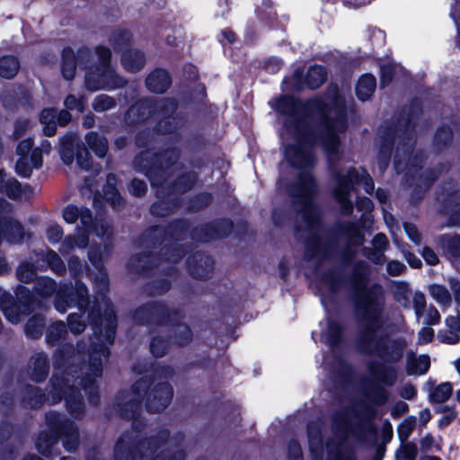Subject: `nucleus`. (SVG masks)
Segmentation results:
<instances>
[{"label":"nucleus","instance_id":"1","mask_svg":"<svg viewBox=\"0 0 460 460\" xmlns=\"http://www.w3.org/2000/svg\"><path fill=\"white\" fill-rule=\"evenodd\" d=\"M383 324L377 307L371 305L367 308V315L364 323L362 342L364 349L369 354H376L386 362L399 360L406 347L402 340H383L378 336V331Z\"/></svg>","mask_w":460,"mask_h":460},{"label":"nucleus","instance_id":"2","mask_svg":"<svg viewBox=\"0 0 460 460\" xmlns=\"http://www.w3.org/2000/svg\"><path fill=\"white\" fill-rule=\"evenodd\" d=\"M172 376L169 367L160 370L151 382L139 380L132 386L133 401L139 402L145 398L148 411L159 412L171 402L172 389L167 379Z\"/></svg>","mask_w":460,"mask_h":460},{"label":"nucleus","instance_id":"3","mask_svg":"<svg viewBox=\"0 0 460 460\" xmlns=\"http://www.w3.org/2000/svg\"><path fill=\"white\" fill-rule=\"evenodd\" d=\"M312 107L325 113L327 132L324 146L328 151L335 153L339 147L337 133L345 129L344 99L341 98L337 88H333L324 99L313 101Z\"/></svg>","mask_w":460,"mask_h":460},{"label":"nucleus","instance_id":"4","mask_svg":"<svg viewBox=\"0 0 460 460\" xmlns=\"http://www.w3.org/2000/svg\"><path fill=\"white\" fill-rule=\"evenodd\" d=\"M47 421L53 434L40 435L36 444L39 452L43 455L49 454L52 446L57 443L58 435L63 437V443L66 450H74L78 443V431L74 424L68 421L61 422L55 413L48 414Z\"/></svg>","mask_w":460,"mask_h":460},{"label":"nucleus","instance_id":"5","mask_svg":"<svg viewBox=\"0 0 460 460\" xmlns=\"http://www.w3.org/2000/svg\"><path fill=\"white\" fill-rule=\"evenodd\" d=\"M95 51L98 58L103 62V66L86 75L87 88L96 91L102 88L112 89L123 85V80L116 75L111 66H107L111 56V50L106 47L98 46Z\"/></svg>","mask_w":460,"mask_h":460},{"label":"nucleus","instance_id":"6","mask_svg":"<svg viewBox=\"0 0 460 460\" xmlns=\"http://www.w3.org/2000/svg\"><path fill=\"white\" fill-rule=\"evenodd\" d=\"M363 184L366 192L370 193L374 190L372 179L363 169H352L339 178L337 186L334 190V195L342 209L346 213L352 210V205L349 201V196L354 184Z\"/></svg>","mask_w":460,"mask_h":460},{"label":"nucleus","instance_id":"7","mask_svg":"<svg viewBox=\"0 0 460 460\" xmlns=\"http://www.w3.org/2000/svg\"><path fill=\"white\" fill-rule=\"evenodd\" d=\"M315 184L312 176L308 172H305L299 179L298 184L294 190V195L304 206L303 215L310 221L312 206L310 198L314 192Z\"/></svg>","mask_w":460,"mask_h":460},{"label":"nucleus","instance_id":"8","mask_svg":"<svg viewBox=\"0 0 460 460\" xmlns=\"http://www.w3.org/2000/svg\"><path fill=\"white\" fill-rule=\"evenodd\" d=\"M285 156L293 166L309 168L314 163V156L307 144L299 141L296 146H288Z\"/></svg>","mask_w":460,"mask_h":460},{"label":"nucleus","instance_id":"9","mask_svg":"<svg viewBox=\"0 0 460 460\" xmlns=\"http://www.w3.org/2000/svg\"><path fill=\"white\" fill-rule=\"evenodd\" d=\"M41 153L42 151L36 148L31 152V155H19L15 167L16 172L22 177L30 176L34 168L41 165Z\"/></svg>","mask_w":460,"mask_h":460},{"label":"nucleus","instance_id":"10","mask_svg":"<svg viewBox=\"0 0 460 460\" xmlns=\"http://www.w3.org/2000/svg\"><path fill=\"white\" fill-rule=\"evenodd\" d=\"M144 54L137 49H126L121 55V65L129 72L139 71L145 65Z\"/></svg>","mask_w":460,"mask_h":460},{"label":"nucleus","instance_id":"11","mask_svg":"<svg viewBox=\"0 0 460 460\" xmlns=\"http://www.w3.org/2000/svg\"><path fill=\"white\" fill-rule=\"evenodd\" d=\"M63 217L68 224H74L80 219L82 225L85 227H88L92 223L90 210L84 208H78L74 205H69L64 208Z\"/></svg>","mask_w":460,"mask_h":460},{"label":"nucleus","instance_id":"12","mask_svg":"<svg viewBox=\"0 0 460 460\" xmlns=\"http://www.w3.org/2000/svg\"><path fill=\"white\" fill-rule=\"evenodd\" d=\"M171 84L168 73L164 70H155L146 78L147 88L154 93H164Z\"/></svg>","mask_w":460,"mask_h":460},{"label":"nucleus","instance_id":"13","mask_svg":"<svg viewBox=\"0 0 460 460\" xmlns=\"http://www.w3.org/2000/svg\"><path fill=\"white\" fill-rule=\"evenodd\" d=\"M87 296V289L84 286H80L76 289V298L71 294H66V291H60L58 294V299L56 300L57 310L65 312L68 306H71L73 303H78L81 305V300H84Z\"/></svg>","mask_w":460,"mask_h":460},{"label":"nucleus","instance_id":"14","mask_svg":"<svg viewBox=\"0 0 460 460\" xmlns=\"http://www.w3.org/2000/svg\"><path fill=\"white\" fill-rule=\"evenodd\" d=\"M376 89V78L372 75H365L357 84L356 93L361 101L367 100Z\"/></svg>","mask_w":460,"mask_h":460},{"label":"nucleus","instance_id":"15","mask_svg":"<svg viewBox=\"0 0 460 460\" xmlns=\"http://www.w3.org/2000/svg\"><path fill=\"white\" fill-rule=\"evenodd\" d=\"M430 367V359L427 355H421L418 358H409L407 363V371L410 375H423Z\"/></svg>","mask_w":460,"mask_h":460},{"label":"nucleus","instance_id":"16","mask_svg":"<svg viewBox=\"0 0 460 460\" xmlns=\"http://www.w3.org/2000/svg\"><path fill=\"white\" fill-rule=\"evenodd\" d=\"M20 69L19 61L13 56H4L0 58V76L10 79L15 76Z\"/></svg>","mask_w":460,"mask_h":460},{"label":"nucleus","instance_id":"17","mask_svg":"<svg viewBox=\"0 0 460 460\" xmlns=\"http://www.w3.org/2000/svg\"><path fill=\"white\" fill-rule=\"evenodd\" d=\"M88 146L99 156L103 157L108 149V142L104 137H99L94 132L86 135Z\"/></svg>","mask_w":460,"mask_h":460},{"label":"nucleus","instance_id":"18","mask_svg":"<svg viewBox=\"0 0 460 460\" xmlns=\"http://www.w3.org/2000/svg\"><path fill=\"white\" fill-rule=\"evenodd\" d=\"M452 392V385L449 382H445L435 386L429 392V398L434 402H444L451 396Z\"/></svg>","mask_w":460,"mask_h":460},{"label":"nucleus","instance_id":"19","mask_svg":"<svg viewBox=\"0 0 460 460\" xmlns=\"http://www.w3.org/2000/svg\"><path fill=\"white\" fill-rule=\"evenodd\" d=\"M75 73V57L71 49L63 52L62 75L65 79L70 80Z\"/></svg>","mask_w":460,"mask_h":460},{"label":"nucleus","instance_id":"20","mask_svg":"<svg viewBox=\"0 0 460 460\" xmlns=\"http://www.w3.org/2000/svg\"><path fill=\"white\" fill-rule=\"evenodd\" d=\"M131 34L125 30H116L110 36V43L114 49L121 50L127 48L131 41Z\"/></svg>","mask_w":460,"mask_h":460},{"label":"nucleus","instance_id":"21","mask_svg":"<svg viewBox=\"0 0 460 460\" xmlns=\"http://www.w3.org/2000/svg\"><path fill=\"white\" fill-rule=\"evenodd\" d=\"M57 112L54 109H46L41 112L40 121L44 125V134L51 137L56 132Z\"/></svg>","mask_w":460,"mask_h":460},{"label":"nucleus","instance_id":"22","mask_svg":"<svg viewBox=\"0 0 460 460\" xmlns=\"http://www.w3.org/2000/svg\"><path fill=\"white\" fill-rule=\"evenodd\" d=\"M0 190L11 198H17L21 193V186L13 178L5 179L0 172Z\"/></svg>","mask_w":460,"mask_h":460},{"label":"nucleus","instance_id":"23","mask_svg":"<svg viewBox=\"0 0 460 460\" xmlns=\"http://www.w3.org/2000/svg\"><path fill=\"white\" fill-rule=\"evenodd\" d=\"M387 245V238L385 234H376L373 239V248L375 252L369 255L370 260L375 263H382L384 261V254L381 252Z\"/></svg>","mask_w":460,"mask_h":460},{"label":"nucleus","instance_id":"24","mask_svg":"<svg viewBox=\"0 0 460 460\" xmlns=\"http://www.w3.org/2000/svg\"><path fill=\"white\" fill-rule=\"evenodd\" d=\"M325 79L326 72L322 66H313L307 72L306 82L311 88L319 87Z\"/></svg>","mask_w":460,"mask_h":460},{"label":"nucleus","instance_id":"25","mask_svg":"<svg viewBox=\"0 0 460 460\" xmlns=\"http://www.w3.org/2000/svg\"><path fill=\"white\" fill-rule=\"evenodd\" d=\"M429 293L439 305L448 306L451 304V296L448 290L441 285L434 284L429 287Z\"/></svg>","mask_w":460,"mask_h":460},{"label":"nucleus","instance_id":"26","mask_svg":"<svg viewBox=\"0 0 460 460\" xmlns=\"http://www.w3.org/2000/svg\"><path fill=\"white\" fill-rule=\"evenodd\" d=\"M4 234L10 243H17L22 239L23 231L22 226L16 221H10L4 226Z\"/></svg>","mask_w":460,"mask_h":460},{"label":"nucleus","instance_id":"27","mask_svg":"<svg viewBox=\"0 0 460 460\" xmlns=\"http://www.w3.org/2000/svg\"><path fill=\"white\" fill-rule=\"evenodd\" d=\"M438 339L443 343L456 344L459 341V333L453 330V328L446 326L445 329L438 332Z\"/></svg>","mask_w":460,"mask_h":460},{"label":"nucleus","instance_id":"28","mask_svg":"<svg viewBox=\"0 0 460 460\" xmlns=\"http://www.w3.org/2000/svg\"><path fill=\"white\" fill-rule=\"evenodd\" d=\"M113 106V99L104 94L97 96L93 102V107L96 111H104L112 108Z\"/></svg>","mask_w":460,"mask_h":460},{"label":"nucleus","instance_id":"29","mask_svg":"<svg viewBox=\"0 0 460 460\" xmlns=\"http://www.w3.org/2000/svg\"><path fill=\"white\" fill-rule=\"evenodd\" d=\"M42 326V319L40 317H34L27 323L25 332L27 335L31 336V338H36L40 334Z\"/></svg>","mask_w":460,"mask_h":460},{"label":"nucleus","instance_id":"30","mask_svg":"<svg viewBox=\"0 0 460 460\" xmlns=\"http://www.w3.org/2000/svg\"><path fill=\"white\" fill-rule=\"evenodd\" d=\"M415 314L418 319L424 316L426 311V299L423 294L415 293L412 298Z\"/></svg>","mask_w":460,"mask_h":460},{"label":"nucleus","instance_id":"31","mask_svg":"<svg viewBox=\"0 0 460 460\" xmlns=\"http://www.w3.org/2000/svg\"><path fill=\"white\" fill-rule=\"evenodd\" d=\"M17 275L20 280L22 282L31 281L35 275L33 266L30 263L21 264L17 270Z\"/></svg>","mask_w":460,"mask_h":460},{"label":"nucleus","instance_id":"32","mask_svg":"<svg viewBox=\"0 0 460 460\" xmlns=\"http://www.w3.org/2000/svg\"><path fill=\"white\" fill-rule=\"evenodd\" d=\"M340 337V327L334 323H328V332L324 334L323 340L332 345L338 341Z\"/></svg>","mask_w":460,"mask_h":460},{"label":"nucleus","instance_id":"33","mask_svg":"<svg viewBox=\"0 0 460 460\" xmlns=\"http://www.w3.org/2000/svg\"><path fill=\"white\" fill-rule=\"evenodd\" d=\"M114 176L111 175L108 177L109 186L107 187V190H105V199L109 201L112 206H117L119 204L120 197L114 187L111 186V181H114Z\"/></svg>","mask_w":460,"mask_h":460},{"label":"nucleus","instance_id":"34","mask_svg":"<svg viewBox=\"0 0 460 460\" xmlns=\"http://www.w3.org/2000/svg\"><path fill=\"white\" fill-rule=\"evenodd\" d=\"M275 108L279 112L289 113L294 110V101L288 96H283L276 101Z\"/></svg>","mask_w":460,"mask_h":460},{"label":"nucleus","instance_id":"35","mask_svg":"<svg viewBox=\"0 0 460 460\" xmlns=\"http://www.w3.org/2000/svg\"><path fill=\"white\" fill-rule=\"evenodd\" d=\"M46 261H48L51 269L56 272H61L65 269V266L61 261L59 256L55 252H48L46 253Z\"/></svg>","mask_w":460,"mask_h":460},{"label":"nucleus","instance_id":"36","mask_svg":"<svg viewBox=\"0 0 460 460\" xmlns=\"http://www.w3.org/2000/svg\"><path fill=\"white\" fill-rule=\"evenodd\" d=\"M78 234L79 236L76 241L72 240L71 238L66 239L65 243H63V252H68L75 246L79 248L85 247L87 243L86 236L84 234H81L80 233Z\"/></svg>","mask_w":460,"mask_h":460},{"label":"nucleus","instance_id":"37","mask_svg":"<svg viewBox=\"0 0 460 460\" xmlns=\"http://www.w3.org/2000/svg\"><path fill=\"white\" fill-rule=\"evenodd\" d=\"M64 103L67 110L76 109L79 112H83L84 111V100L73 94L68 95Z\"/></svg>","mask_w":460,"mask_h":460},{"label":"nucleus","instance_id":"38","mask_svg":"<svg viewBox=\"0 0 460 460\" xmlns=\"http://www.w3.org/2000/svg\"><path fill=\"white\" fill-rule=\"evenodd\" d=\"M4 314L6 319L12 323H17L21 320L20 309L15 305L9 307H4Z\"/></svg>","mask_w":460,"mask_h":460},{"label":"nucleus","instance_id":"39","mask_svg":"<svg viewBox=\"0 0 460 460\" xmlns=\"http://www.w3.org/2000/svg\"><path fill=\"white\" fill-rule=\"evenodd\" d=\"M151 351L156 357L163 356L166 351V342L160 338H155L151 342Z\"/></svg>","mask_w":460,"mask_h":460},{"label":"nucleus","instance_id":"40","mask_svg":"<svg viewBox=\"0 0 460 460\" xmlns=\"http://www.w3.org/2000/svg\"><path fill=\"white\" fill-rule=\"evenodd\" d=\"M423 317H425V323L428 325L436 324L440 320V314L438 311L433 306L426 309Z\"/></svg>","mask_w":460,"mask_h":460},{"label":"nucleus","instance_id":"41","mask_svg":"<svg viewBox=\"0 0 460 460\" xmlns=\"http://www.w3.org/2000/svg\"><path fill=\"white\" fill-rule=\"evenodd\" d=\"M70 330L75 333H80L84 330V323L77 315H70L68 317Z\"/></svg>","mask_w":460,"mask_h":460},{"label":"nucleus","instance_id":"42","mask_svg":"<svg viewBox=\"0 0 460 460\" xmlns=\"http://www.w3.org/2000/svg\"><path fill=\"white\" fill-rule=\"evenodd\" d=\"M404 230L409 237L410 240H411L415 243H419L420 240V235L419 234L418 229L416 226L412 224L405 223L404 224Z\"/></svg>","mask_w":460,"mask_h":460},{"label":"nucleus","instance_id":"43","mask_svg":"<svg viewBox=\"0 0 460 460\" xmlns=\"http://www.w3.org/2000/svg\"><path fill=\"white\" fill-rule=\"evenodd\" d=\"M434 336V331L430 327H423L419 332V343L425 344L429 342Z\"/></svg>","mask_w":460,"mask_h":460},{"label":"nucleus","instance_id":"44","mask_svg":"<svg viewBox=\"0 0 460 460\" xmlns=\"http://www.w3.org/2000/svg\"><path fill=\"white\" fill-rule=\"evenodd\" d=\"M130 191L136 195H141L146 190V184L141 180H133L129 188Z\"/></svg>","mask_w":460,"mask_h":460},{"label":"nucleus","instance_id":"45","mask_svg":"<svg viewBox=\"0 0 460 460\" xmlns=\"http://www.w3.org/2000/svg\"><path fill=\"white\" fill-rule=\"evenodd\" d=\"M62 234V229L59 226H52L47 231L48 239L53 243L59 241Z\"/></svg>","mask_w":460,"mask_h":460},{"label":"nucleus","instance_id":"46","mask_svg":"<svg viewBox=\"0 0 460 460\" xmlns=\"http://www.w3.org/2000/svg\"><path fill=\"white\" fill-rule=\"evenodd\" d=\"M405 270L404 264L400 261H393L387 265V271L390 275H399Z\"/></svg>","mask_w":460,"mask_h":460},{"label":"nucleus","instance_id":"47","mask_svg":"<svg viewBox=\"0 0 460 460\" xmlns=\"http://www.w3.org/2000/svg\"><path fill=\"white\" fill-rule=\"evenodd\" d=\"M412 429H413V421L409 419L404 420L399 427L400 436L404 437L406 438L409 436V434L411 432Z\"/></svg>","mask_w":460,"mask_h":460},{"label":"nucleus","instance_id":"48","mask_svg":"<svg viewBox=\"0 0 460 460\" xmlns=\"http://www.w3.org/2000/svg\"><path fill=\"white\" fill-rule=\"evenodd\" d=\"M422 256L427 263L430 265H436L438 262V257L437 254L429 248L426 247L422 251Z\"/></svg>","mask_w":460,"mask_h":460},{"label":"nucleus","instance_id":"49","mask_svg":"<svg viewBox=\"0 0 460 460\" xmlns=\"http://www.w3.org/2000/svg\"><path fill=\"white\" fill-rule=\"evenodd\" d=\"M31 146L32 142L31 139L22 141L17 147L18 155H31L30 151Z\"/></svg>","mask_w":460,"mask_h":460},{"label":"nucleus","instance_id":"50","mask_svg":"<svg viewBox=\"0 0 460 460\" xmlns=\"http://www.w3.org/2000/svg\"><path fill=\"white\" fill-rule=\"evenodd\" d=\"M446 326L447 328H453L456 332L460 333V317L459 316H449L446 319Z\"/></svg>","mask_w":460,"mask_h":460},{"label":"nucleus","instance_id":"51","mask_svg":"<svg viewBox=\"0 0 460 460\" xmlns=\"http://www.w3.org/2000/svg\"><path fill=\"white\" fill-rule=\"evenodd\" d=\"M392 70L391 66H383L381 68V84H387L392 80Z\"/></svg>","mask_w":460,"mask_h":460},{"label":"nucleus","instance_id":"52","mask_svg":"<svg viewBox=\"0 0 460 460\" xmlns=\"http://www.w3.org/2000/svg\"><path fill=\"white\" fill-rule=\"evenodd\" d=\"M178 332L181 334H182V336H183L182 338L181 337L176 338V340L179 343H184L190 339V331L189 327H187L185 325H181L178 327Z\"/></svg>","mask_w":460,"mask_h":460},{"label":"nucleus","instance_id":"53","mask_svg":"<svg viewBox=\"0 0 460 460\" xmlns=\"http://www.w3.org/2000/svg\"><path fill=\"white\" fill-rule=\"evenodd\" d=\"M91 368L93 371V375L94 376H99L102 373V362L100 358H92V364Z\"/></svg>","mask_w":460,"mask_h":460},{"label":"nucleus","instance_id":"54","mask_svg":"<svg viewBox=\"0 0 460 460\" xmlns=\"http://www.w3.org/2000/svg\"><path fill=\"white\" fill-rule=\"evenodd\" d=\"M70 119L71 116L68 111H62L59 112L58 116H57L56 123L58 122L59 125L64 126L70 121Z\"/></svg>","mask_w":460,"mask_h":460},{"label":"nucleus","instance_id":"55","mask_svg":"<svg viewBox=\"0 0 460 460\" xmlns=\"http://www.w3.org/2000/svg\"><path fill=\"white\" fill-rule=\"evenodd\" d=\"M401 394L404 399L411 400L415 396L416 390L411 385H406L402 388Z\"/></svg>","mask_w":460,"mask_h":460},{"label":"nucleus","instance_id":"56","mask_svg":"<svg viewBox=\"0 0 460 460\" xmlns=\"http://www.w3.org/2000/svg\"><path fill=\"white\" fill-rule=\"evenodd\" d=\"M84 156H83V155L81 153H78L76 161L81 168L87 169L89 166V163H88V155H89L85 150H84Z\"/></svg>","mask_w":460,"mask_h":460},{"label":"nucleus","instance_id":"57","mask_svg":"<svg viewBox=\"0 0 460 460\" xmlns=\"http://www.w3.org/2000/svg\"><path fill=\"white\" fill-rule=\"evenodd\" d=\"M44 282L46 284V287L40 290V293L42 296H49L52 294V292L55 290V284L50 279H44Z\"/></svg>","mask_w":460,"mask_h":460},{"label":"nucleus","instance_id":"58","mask_svg":"<svg viewBox=\"0 0 460 460\" xmlns=\"http://www.w3.org/2000/svg\"><path fill=\"white\" fill-rule=\"evenodd\" d=\"M405 258L408 261V263L413 267V268H419L421 265V261L420 259H418L416 256H414L411 253L405 254Z\"/></svg>","mask_w":460,"mask_h":460},{"label":"nucleus","instance_id":"59","mask_svg":"<svg viewBox=\"0 0 460 460\" xmlns=\"http://www.w3.org/2000/svg\"><path fill=\"white\" fill-rule=\"evenodd\" d=\"M358 207L360 209H364L365 211H369L372 209L373 204L369 199L364 198L360 201L358 202Z\"/></svg>","mask_w":460,"mask_h":460},{"label":"nucleus","instance_id":"60","mask_svg":"<svg viewBox=\"0 0 460 460\" xmlns=\"http://www.w3.org/2000/svg\"><path fill=\"white\" fill-rule=\"evenodd\" d=\"M369 369L371 371V373L373 374V376L377 378V379H380V380H383L384 379V376H383V373L381 371V368L379 367H376L374 366V364H370L369 365Z\"/></svg>","mask_w":460,"mask_h":460},{"label":"nucleus","instance_id":"61","mask_svg":"<svg viewBox=\"0 0 460 460\" xmlns=\"http://www.w3.org/2000/svg\"><path fill=\"white\" fill-rule=\"evenodd\" d=\"M187 179L188 181L191 179V182L193 181H192V177L190 175H187V176H184L182 179H181V181H179L178 185H177V189L179 190H187L188 188L190 187V183L189 184H184L183 186H181L182 182H183V180Z\"/></svg>","mask_w":460,"mask_h":460},{"label":"nucleus","instance_id":"62","mask_svg":"<svg viewBox=\"0 0 460 460\" xmlns=\"http://www.w3.org/2000/svg\"><path fill=\"white\" fill-rule=\"evenodd\" d=\"M66 403H67L68 407L70 408L71 411H74L73 406H72V404H71V403H72V401H75V402L76 404H78V405H80V404H81V400H80V398H78L77 396H74V397L72 398V395H69V397H66Z\"/></svg>","mask_w":460,"mask_h":460},{"label":"nucleus","instance_id":"63","mask_svg":"<svg viewBox=\"0 0 460 460\" xmlns=\"http://www.w3.org/2000/svg\"><path fill=\"white\" fill-rule=\"evenodd\" d=\"M420 418L423 423H426L429 421L430 418V412L429 410L424 409L420 412Z\"/></svg>","mask_w":460,"mask_h":460},{"label":"nucleus","instance_id":"64","mask_svg":"<svg viewBox=\"0 0 460 460\" xmlns=\"http://www.w3.org/2000/svg\"><path fill=\"white\" fill-rule=\"evenodd\" d=\"M377 199L381 201V202H385L387 199V193L383 190H380L378 189L376 190V193Z\"/></svg>","mask_w":460,"mask_h":460}]
</instances>
